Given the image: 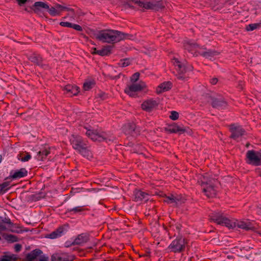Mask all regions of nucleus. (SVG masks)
I'll return each mask as SVG.
<instances>
[{"label": "nucleus", "mask_w": 261, "mask_h": 261, "mask_svg": "<svg viewBox=\"0 0 261 261\" xmlns=\"http://www.w3.org/2000/svg\"><path fill=\"white\" fill-rule=\"evenodd\" d=\"M200 182L202 190L207 197L212 198L216 195L217 181L214 179L210 178L209 175L205 173L203 175L202 179H201Z\"/></svg>", "instance_id": "obj_2"}, {"label": "nucleus", "mask_w": 261, "mask_h": 261, "mask_svg": "<svg viewBox=\"0 0 261 261\" xmlns=\"http://www.w3.org/2000/svg\"><path fill=\"white\" fill-rule=\"evenodd\" d=\"M169 117L172 120H176L178 119L179 117L178 113L176 111H172L171 112V114Z\"/></svg>", "instance_id": "obj_39"}, {"label": "nucleus", "mask_w": 261, "mask_h": 261, "mask_svg": "<svg viewBox=\"0 0 261 261\" xmlns=\"http://www.w3.org/2000/svg\"><path fill=\"white\" fill-rule=\"evenodd\" d=\"M38 261H48L47 257L42 256L38 258Z\"/></svg>", "instance_id": "obj_47"}, {"label": "nucleus", "mask_w": 261, "mask_h": 261, "mask_svg": "<svg viewBox=\"0 0 261 261\" xmlns=\"http://www.w3.org/2000/svg\"><path fill=\"white\" fill-rule=\"evenodd\" d=\"M18 5H20V6H21L23 4H25L27 1L28 0H16Z\"/></svg>", "instance_id": "obj_48"}, {"label": "nucleus", "mask_w": 261, "mask_h": 261, "mask_svg": "<svg viewBox=\"0 0 261 261\" xmlns=\"http://www.w3.org/2000/svg\"><path fill=\"white\" fill-rule=\"evenodd\" d=\"M98 50H97L95 48H94V50L93 51V54H96V51H97Z\"/></svg>", "instance_id": "obj_52"}, {"label": "nucleus", "mask_w": 261, "mask_h": 261, "mask_svg": "<svg viewBox=\"0 0 261 261\" xmlns=\"http://www.w3.org/2000/svg\"><path fill=\"white\" fill-rule=\"evenodd\" d=\"M70 141L72 147L84 156L88 157L90 155V152L88 149L89 144L87 141L83 139L82 137L72 135L70 137Z\"/></svg>", "instance_id": "obj_3"}, {"label": "nucleus", "mask_w": 261, "mask_h": 261, "mask_svg": "<svg viewBox=\"0 0 261 261\" xmlns=\"http://www.w3.org/2000/svg\"><path fill=\"white\" fill-rule=\"evenodd\" d=\"M146 88V84L144 82L140 81L139 83H133L127 85L124 90V92L130 97H135L137 95V92Z\"/></svg>", "instance_id": "obj_6"}, {"label": "nucleus", "mask_w": 261, "mask_h": 261, "mask_svg": "<svg viewBox=\"0 0 261 261\" xmlns=\"http://www.w3.org/2000/svg\"><path fill=\"white\" fill-rule=\"evenodd\" d=\"M166 130L170 133H182L185 132V129L184 127H181L176 124L169 125L166 128Z\"/></svg>", "instance_id": "obj_22"}, {"label": "nucleus", "mask_w": 261, "mask_h": 261, "mask_svg": "<svg viewBox=\"0 0 261 261\" xmlns=\"http://www.w3.org/2000/svg\"><path fill=\"white\" fill-rule=\"evenodd\" d=\"M246 157L248 164L254 166L261 165V151L249 150L246 153Z\"/></svg>", "instance_id": "obj_8"}, {"label": "nucleus", "mask_w": 261, "mask_h": 261, "mask_svg": "<svg viewBox=\"0 0 261 261\" xmlns=\"http://www.w3.org/2000/svg\"><path fill=\"white\" fill-rule=\"evenodd\" d=\"M7 229L6 225L3 222H0V232Z\"/></svg>", "instance_id": "obj_46"}, {"label": "nucleus", "mask_w": 261, "mask_h": 261, "mask_svg": "<svg viewBox=\"0 0 261 261\" xmlns=\"http://www.w3.org/2000/svg\"><path fill=\"white\" fill-rule=\"evenodd\" d=\"M123 131L128 136H136L139 134L135 124L133 123L125 124L123 127Z\"/></svg>", "instance_id": "obj_14"}, {"label": "nucleus", "mask_w": 261, "mask_h": 261, "mask_svg": "<svg viewBox=\"0 0 261 261\" xmlns=\"http://www.w3.org/2000/svg\"><path fill=\"white\" fill-rule=\"evenodd\" d=\"M211 218L217 224L224 226L226 222L225 220H227L228 217L220 212H215L211 214Z\"/></svg>", "instance_id": "obj_12"}, {"label": "nucleus", "mask_w": 261, "mask_h": 261, "mask_svg": "<svg viewBox=\"0 0 261 261\" xmlns=\"http://www.w3.org/2000/svg\"><path fill=\"white\" fill-rule=\"evenodd\" d=\"M48 11V13L52 16H56L60 15L61 13L64 11H70L72 10L70 8H68L65 7H63L60 5H57L56 7H51L50 8L47 9Z\"/></svg>", "instance_id": "obj_16"}, {"label": "nucleus", "mask_w": 261, "mask_h": 261, "mask_svg": "<svg viewBox=\"0 0 261 261\" xmlns=\"http://www.w3.org/2000/svg\"><path fill=\"white\" fill-rule=\"evenodd\" d=\"M237 225L238 226V227L242 229L248 230L250 228L248 224L244 221H240L238 222Z\"/></svg>", "instance_id": "obj_37"}, {"label": "nucleus", "mask_w": 261, "mask_h": 261, "mask_svg": "<svg viewBox=\"0 0 261 261\" xmlns=\"http://www.w3.org/2000/svg\"><path fill=\"white\" fill-rule=\"evenodd\" d=\"M88 240V237L86 234H81L79 235L74 240L73 244L74 245H80L84 243Z\"/></svg>", "instance_id": "obj_28"}, {"label": "nucleus", "mask_w": 261, "mask_h": 261, "mask_svg": "<svg viewBox=\"0 0 261 261\" xmlns=\"http://www.w3.org/2000/svg\"><path fill=\"white\" fill-rule=\"evenodd\" d=\"M9 186V181H5L0 184V191L5 192L6 191H8Z\"/></svg>", "instance_id": "obj_35"}, {"label": "nucleus", "mask_w": 261, "mask_h": 261, "mask_svg": "<svg viewBox=\"0 0 261 261\" xmlns=\"http://www.w3.org/2000/svg\"><path fill=\"white\" fill-rule=\"evenodd\" d=\"M3 160V157L1 155H0V163L2 162Z\"/></svg>", "instance_id": "obj_53"}, {"label": "nucleus", "mask_w": 261, "mask_h": 261, "mask_svg": "<svg viewBox=\"0 0 261 261\" xmlns=\"http://www.w3.org/2000/svg\"><path fill=\"white\" fill-rule=\"evenodd\" d=\"M260 24V23H251L250 24L246 27V30L248 31H253L256 29H258L259 28Z\"/></svg>", "instance_id": "obj_36"}, {"label": "nucleus", "mask_w": 261, "mask_h": 261, "mask_svg": "<svg viewBox=\"0 0 261 261\" xmlns=\"http://www.w3.org/2000/svg\"><path fill=\"white\" fill-rule=\"evenodd\" d=\"M1 240V237H0V240Z\"/></svg>", "instance_id": "obj_55"}, {"label": "nucleus", "mask_w": 261, "mask_h": 261, "mask_svg": "<svg viewBox=\"0 0 261 261\" xmlns=\"http://www.w3.org/2000/svg\"><path fill=\"white\" fill-rule=\"evenodd\" d=\"M71 28H73V29L78 31H82V28L81 26H80L79 24H72Z\"/></svg>", "instance_id": "obj_43"}, {"label": "nucleus", "mask_w": 261, "mask_h": 261, "mask_svg": "<svg viewBox=\"0 0 261 261\" xmlns=\"http://www.w3.org/2000/svg\"><path fill=\"white\" fill-rule=\"evenodd\" d=\"M211 83L213 85H215L218 82V79L217 78H213L211 80Z\"/></svg>", "instance_id": "obj_49"}, {"label": "nucleus", "mask_w": 261, "mask_h": 261, "mask_svg": "<svg viewBox=\"0 0 261 261\" xmlns=\"http://www.w3.org/2000/svg\"><path fill=\"white\" fill-rule=\"evenodd\" d=\"M126 35L113 30H103L96 34V38L102 42L114 43L125 38Z\"/></svg>", "instance_id": "obj_1"}, {"label": "nucleus", "mask_w": 261, "mask_h": 261, "mask_svg": "<svg viewBox=\"0 0 261 261\" xmlns=\"http://www.w3.org/2000/svg\"><path fill=\"white\" fill-rule=\"evenodd\" d=\"M140 74L138 72L134 73L130 78V81L133 83H136L139 80Z\"/></svg>", "instance_id": "obj_41"}, {"label": "nucleus", "mask_w": 261, "mask_h": 261, "mask_svg": "<svg viewBox=\"0 0 261 261\" xmlns=\"http://www.w3.org/2000/svg\"><path fill=\"white\" fill-rule=\"evenodd\" d=\"M184 46L186 49L193 54H194L193 50L198 47L196 43L191 40L185 42Z\"/></svg>", "instance_id": "obj_26"}, {"label": "nucleus", "mask_w": 261, "mask_h": 261, "mask_svg": "<svg viewBox=\"0 0 261 261\" xmlns=\"http://www.w3.org/2000/svg\"><path fill=\"white\" fill-rule=\"evenodd\" d=\"M15 231V232H17V233H19V231H17H17Z\"/></svg>", "instance_id": "obj_54"}, {"label": "nucleus", "mask_w": 261, "mask_h": 261, "mask_svg": "<svg viewBox=\"0 0 261 261\" xmlns=\"http://www.w3.org/2000/svg\"><path fill=\"white\" fill-rule=\"evenodd\" d=\"M72 24V23H70L69 22H64V21H62L60 23V24L62 27L71 28Z\"/></svg>", "instance_id": "obj_42"}, {"label": "nucleus", "mask_w": 261, "mask_h": 261, "mask_svg": "<svg viewBox=\"0 0 261 261\" xmlns=\"http://www.w3.org/2000/svg\"><path fill=\"white\" fill-rule=\"evenodd\" d=\"M86 129V135L93 141H102L106 139V134L100 130L87 128Z\"/></svg>", "instance_id": "obj_9"}, {"label": "nucleus", "mask_w": 261, "mask_h": 261, "mask_svg": "<svg viewBox=\"0 0 261 261\" xmlns=\"http://www.w3.org/2000/svg\"><path fill=\"white\" fill-rule=\"evenodd\" d=\"M129 64V61L127 59H124L123 60H121L119 63V65L120 66L124 67L128 66Z\"/></svg>", "instance_id": "obj_40"}, {"label": "nucleus", "mask_w": 261, "mask_h": 261, "mask_svg": "<svg viewBox=\"0 0 261 261\" xmlns=\"http://www.w3.org/2000/svg\"><path fill=\"white\" fill-rule=\"evenodd\" d=\"M172 84L170 82H165L160 84L156 89L157 93H161L168 91L171 88Z\"/></svg>", "instance_id": "obj_20"}, {"label": "nucleus", "mask_w": 261, "mask_h": 261, "mask_svg": "<svg viewBox=\"0 0 261 261\" xmlns=\"http://www.w3.org/2000/svg\"><path fill=\"white\" fill-rule=\"evenodd\" d=\"M29 59L30 61H31L32 62L38 65H41L42 61V58L40 56V55L37 54H33L31 55L29 57Z\"/></svg>", "instance_id": "obj_25"}, {"label": "nucleus", "mask_w": 261, "mask_h": 261, "mask_svg": "<svg viewBox=\"0 0 261 261\" xmlns=\"http://www.w3.org/2000/svg\"><path fill=\"white\" fill-rule=\"evenodd\" d=\"M134 200L138 202H146L149 200V194L140 190L134 191Z\"/></svg>", "instance_id": "obj_13"}, {"label": "nucleus", "mask_w": 261, "mask_h": 261, "mask_svg": "<svg viewBox=\"0 0 261 261\" xmlns=\"http://www.w3.org/2000/svg\"><path fill=\"white\" fill-rule=\"evenodd\" d=\"M31 159V155L27 153V154L21 158V161L22 162H27Z\"/></svg>", "instance_id": "obj_44"}, {"label": "nucleus", "mask_w": 261, "mask_h": 261, "mask_svg": "<svg viewBox=\"0 0 261 261\" xmlns=\"http://www.w3.org/2000/svg\"><path fill=\"white\" fill-rule=\"evenodd\" d=\"M5 239L7 241L10 242H15L17 241V238L12 234H8L5 237Z\"/></svg>", "instance_id": "obj_38"}, {"label": "nucleus", "mask_w": 261, "mask_h": 261, "mask_svg": "<svg viewBox=\"0 0 261 261\" xmlns=\"http://www.w3.org/2000/svg\"><path fill=\"white\" fill-rule=\"evenodd\" d=\"M172 62L175 67L176 71V76L179 80L184 81L188 78L187 74V70L185 63H181L176 58H174L172 60Z\"/></svg>", "instance_id": "obj_7"}, {"label": "nucleus", "mask_w": 261, "mask_h": 261, "mask_svg": "<svg viewBox=\"0 0 261 261\" xmlns=\"http://www.w3.org/2000/svg\"><path fill=\"white\" fill-rule=\"evenodd\" d=\"M187 244L185 238L178 236L171 242L167 250L171 252L180 253L185 250Z\"/></svg>", "instance_id": "obj_4"}, {"label": "nucleus", "mask_w": 261, "mask_h": 261, "mask_svg": "<svg viewBox=\"0 0 261 261\" xmlns=\"http://www.w3.org/2000/svg\"><path fill=\"white\" fill-rule=\"evenodd\" d=\"M213 107L218 109H223L227 106L226 102L221 99H215L212 101Z\"/></svg>", "instance_id": "obj_24"}, {"label": "nucleus", "mask_w": 261, "mask_h": 261, "mask_svg": "<svg viewBox=\"0 0 261 261\" xmlns=\"http://www.w3.org/2000/svg\"><path fill=\"white\" fill-rule=\"evenodd\" d=\"M48 5L43 2H37L33 6V9L34 11L37 12L41 10V9H48Z\"/></svg>", "instance_id": "obj_27"}, {"label": "nucleus", "mask_w": 261, "mask_h": 261, "mask_svg": "<svg viewBox=\"0 0 261 261\" xmlns=\"http://www.w3.org/2000/svg\"><path fill=\"white\" fill-rule=\"evenodd\" d=\"M1 261H11V258L9 256H5L2 258Z\"/></svg>", "instance_id": "obj_50"}, {"label": "nucleus", "mask_w": 261, "mask_h": 261, "mask_svg": "<svg viewBox=\"0 0 261 261\" xmlns=\"http://www.w3.org/2000/svg\"><path fill=\"white\" fill-rule=\"evenodd\" d=\"M21 248H22V246L19 244H16L14 245V249L16 252H18L19 251H20Z\"/></svg>", "instance_id": "obj_45"}, {"label": "nucleus", "mask_w": 261, "mask_h": 261, "mask_svg": "<svg viewBox=\"0 0 261 261\" xmlns=\"http://www.w3.org/2000/svg\"><path fill=\"white\" fill-rule=\"evenodd\" d=\"M85 210L84 206H78L73 208H68L67 212L70 213L71 215L81 214Z\"/></svg>", "instance_id": "obj_29"}, {"label": "nucleus", "mask_w": 261, "mask_h": 261, "mask_svg": "<svg viewBox=\"0 0 261 261\" xmlns=\"http://www.w3.org/2000/svg\"><path fill=\"white\" fill-rule=\"evenodd\" d=\"M202 56L204 57L212 60L215 56H218L219 53L212 50H208L205 51H203L201 54Z\"/></svg>", "instance_id": "obj_30"}, {"label": "nucleus", "mask_w": 261, "mask_h": 261, "mask_svg": "<svg viewBox=\"0 0 261 261\" xmlns=\"http://www.w3.org/2000/svg\"><path fill=\"white\" fill-rule=\"evenodd\" d=\"M158 106L156 101L152 99L144 101L141 105V107L143 110L150 112Z\"/></svg>", "instance_id": "obj_17"}, {"label": "nucleus", "mask_w": 261, "mask_h": 261, "mask_svg": "<svg viewBox=\"0 0 261 261\" xmlns=\"http://www.w3.org/2000/svg\"><path fill=\"white\" fill-rule=\"evenodd\" d=\"M124 3L128 7L133 8V4H135L138 7V8L142 10L149 9L158 10L159 8L156 3L144 2L141 0H126Z\"/></svg>", "instance_id": "obj_5"}, {"label": "nucleus", "mask_w": 261, "mask_h": 261, "mask_svg": "<svg viewBox=\"0 0 261 261\" xmlns=\"http://www.w3.org/2000/svg\"><path fill=\"white\" fill-rule=\"evenodd\" d=\"M225 221L224 226L229 228H233L237 225V220L234 219H229L228 218L227 220H225Z\"/></svg>", "instance_id": "obj_31"}, {"label": "nucleus", "mask_w": 261, "mask_h": 261, "mask_svg": "<svg viewBox=\"0 0 261 261\" xmlns=\"http://www.w3.org/2000/svg\"><path fill=\"white\" fill-rule=\"evenodd\" d=\"M185 199L180 195L174 196L171 195L169 196H166L164 199V201L172 205V206H178L185 202Z\"/></svg>", "instance_id": "obj_11"}, {"label": "nucleus", "mask_w": 261, "mask_h": 261, "mask_svg": "<svg viewBox=\"0 0 261 261\" xmlns=\"http://www.w3.org/2000/svg\"><path fill=\"white\" fill-rule=\"evenodd\" d=\"M110 52V50L109 48H103L101 49H99L96 51V54L101 56H105L108 55Z\"/></svg>", "instance_id": "obj_33"}, {"label": "nucleus", "mask_w": 261, "mask_h": 261, "mask_svg": "<svg viewBox=\"0 0 261 261\" xmlns=\"http://www.w3.org/2000/svg\"><path fill=\"white\" fill-rule=\"evenodd\" d=\"M48 154V152L46 150H43L42 151H39L37 155L35 156V158L37 161H42L43 159L47 156Z\"/></svg>", "instance_id": "obj_32"}, {"label": "nucleus", "mask_w": 261, "mask_h": 261, "mask_svg": "<svg viewBox=\"0 0 261 261\" xmlns=\"http://www.w3.org/2000/svg\"><path fill=\"white\" fill-rule=\"evenodd\" d=\"M28 171L24 168H21L15 171L13 173H11V176L13 179H18L27 175Z\"/></svg>", "instance_id": "obj_21"}, {"label": "nucleus", "mask_w": 261, "mask_h": 261, "mask_svg": "<svg viewBox=\"0 0 261 261\" xmlns=\"http://www.w3.org/2000/svg\"><path fill=\"white\" fill-rule=\"evenodd\" d=\"M94 85L95 83L93 81H88L84 84L83 88L85 90L88 91L92 88Z\"/></svg>", "instance_id": "obj_34"}, {"label": "nucleus", "mask_w": 261, "mask_h": 261, "mask_svg": "<svg viewBox=\"0 0 261 261\" xmlns=\"http://www.w3.org/2000/svg\"><path fill=\"white\" fill-rule=\"evenodd\" d=\"M42 253V252L40 249H35L27 254V258L28 261H38Z\"/></svg>", "instance_id": "obj_18"}, {"label": "nucleus", "mask_w": 261, "mask_h": 261, "mask_svg": "<svg viewBox=\"0 0 261 261\" xmlns=\"http://www.w3.org/2000/svg\"><path fill=\"white\" fill-rule=\"evenodd\" d=\"M230 130L231 132V137L234 139H237L239 137L243 136L245 131L240 126H237L232 124L230 126Z\"/></svg>", "instance_id": "obj_15"}, {"label": "nucleus", "mask_w": 261, "mask_h": 261, "mask_svg": "<svg viewBox=\"0 0 261 261\" xmlns=\"http://www.w3.org/2000/svg\"><path fill=\"white\" fill-rule=\"evenodd\" d=\"M100 97H101L102 99H104L107 97V95L105 93H101L100 94Z\"/></svg>", "instance_id": "obj_51"}, {"label": "nucleus", "mask_w": 261, "mask_h": 261, "mask_svg": "<svg viewBox=\"0 0 261 261\" xmlns=\"http://www.w3.org/2000/svg\"><path fill=\"white\" fill-rule=\"evenodd\" d=\"M64 90L65 93L69 96L76 95L79 92V88L76 86L68 85L65 86Z\"/></svg>", "instance_id": "obj_19"}, {"label": "nucleus", "mask_w": 261, "mask_h": 261, "mask_svg": "<svg viewBox=\"0 0 261 261\" xmlns=\"http://www.w3.org/2000/svg\"><path fill=\"white\" fill-rule=\"evenodd\" d=\"M64 234V228L60 227L56 230L47 234V238L51 239H55L59 238Z\"/></svg>", "instance_id": "obj_23"}, {"label": "nucleus", "mask_w": 261, "mask_h": 261, "mask_svg": "<svg viewBox=\"0 0 261 261\" xmlns=\"http://www.w3.org/2000/svg\"><path fill=\"white\" fill-rule=\"evenodd\" d=\"M260 176H261V173H260Z\"/></svg>", "instance_id": "obj_56"}, {"label": "nucleus", "mask_w": 261, "mask_h": 261, "mask_svg": "<svg viewBox=\"0 0 261 261\" xmlns=\"http://www.w3.org/2000/svg\"><path fill=\"white\" fill-rule=\"evenodd\" d=\"M74 256L66 252H57L52 255L51 261H72Z\"/></svg>", "instance_id": "obj_10"}]
</instances>
